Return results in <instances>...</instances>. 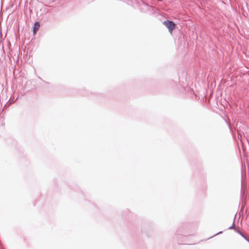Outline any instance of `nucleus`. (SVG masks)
<instances>
[{
	"mask_svg": "<svg viewBox=\"0 0 249 249\" xmlns=\"http://www.w3.org/2000/svg\"><path fill=\"white\" fill-rule=\"evenodd\" d=\"M40 27V24L38 22H36L34 26L33 33L36 34V31L39 29Z\"/></svg>",
	"mask_w": 249,
	"mask_h": 249,
	"instance_id": "2",
	"label": "nucleus"
},
{
	"mask_svg": "<svg viewBox=\"0 0 249 249\" xmlns=\"http://www.w3.org/2000/svg\"><path fill=\"white\" fill-rule=\"evenodd\" d=\"M158 1H161L162 0H158Z\"/></svg>",
	"mask_w": 249,
	"mask_h": 249,
	"instance_id": "5",
	"label": "nucleus"
},
{
	"mask_svg": "<svg viewBox=\"0 0 249 249\" xmlns=\"http://www.w3.org/2000/svg\"><path fill=\"white\" fill-rule=\"evenodd\" d=\"M221 232H222L221 231H220V232H218V234H220V233H221Z\"/></svg>",
	"mask_w": 249,
	"mask_h": 249,
	"instance_id": "4",
	"label": "nucleus"
},
{
	"mask_svg": "<svg viewBox=\"0 0 249 249\" xmlns=\"http://www.w3.org/2000/svg\"><path fill=\"white\" fill-rule=\"evenodd\" d=\"M163 24L168 28L170 33L172 34V31L175 29L176 24L173 21L168 20L164 21Z\"/></svg>",
	"mask_w": 249,
	"mask_h": 249,
	"instance_id": "1",
	"label": "nucleus"
},
{
	"mask_svg": "<svg viewBox=\"0 0 249 249\" xmlns=\"http://www.w3.org/2000/svg\"><path fill=\"white\" fill-rule=\"evenodd\" d=\"M234 226V224L233 223L231 226H230L228 228L229 229H232Z\"/></svg>",
	"mask_w": 249,
	"mask_h": 249,
	"instance_id": "3",
	"label": "nucleus"
}]
</instances>
